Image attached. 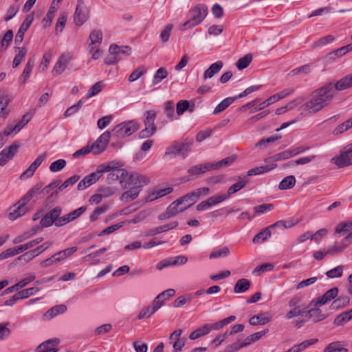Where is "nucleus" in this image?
Masks as SVG:
<instances>
[{"mask_svg": "<svg viewBox=\"0 0 352 352\" xmlns=\"http://www.w3.org/2000/svg\"><path fill=\"white\" fill-rule=\"evenodd\" d=\"M61 211L62 208L60 206H56L46 213L40 221L41 227L48 228L54 223L55 224V221L60 217Z\"/></svg>", "mask_w": 352, "mask_h": 352, "instance_id": "nucleus-10", "label": "nucleus"}, {"mask_svg": "<svg viewBox=\"0 0 352 352\" xmlns=\"http://www.w3.org/2000/svg\"><path fill=\"white\" fill-rule=\"evenodd\" d=\"M168 76V72L164 67L159 68L153 76V84L157 85Z\"/></svg>", "mask_w": 352, "mask_h": 352, "instance_id": "nucleus-48", "label": "nucleus"}, {"mask_svg": "<svg viewBox=\"0 0 352 352\" xmlns=\"http://www.w3.org/2000/svg\"><path fill=\"white\" fill-rule=\"evenodd\" d=\"M47 154L45 153L40 155L36 159L30 164L28 168L25 170L20 176V179H26L33 175L37 168L41 164L44 159L46 157Z\"/></svg>", "mask_w": 352, "mask_h": 352, "instance_id": "nucleus-18", "label": "nucleus"}, {"mask_svg": "<svg viewBox=\"0 0 352 352\" xmlns=\"http://www.w3.org/2000/svg\"><path fill=\"white\" fill-rule=\"evenodd\" d=\"M252 60V54L249 53L245 54L243 57L240 58L236 62V67L239 70H242L248 67Z\"/></svg>", "mask_w": 352, "mask_h": 352, "instance_id": "nucleus-44", "label": "nucleus"}, {"mask_svg": "<svg viewBox=\"0 0 352 352\" xmlns=\"http://www.w3.org/2000/svg\"><path fill=\"white\" fill-rule=\"evenodd\" d=\"M349 298L348 296H340L335 300L332 303L333 308L338 309L340 307H344L349 303Z\"/></svg>", "mask_w": 352, "mask_h": 352, "instance_id": "nucleus-63", "label": "nucleus"}, {"mask_svg": "<svg viewBox=\"0 0 352 352\" xmlns=\"http://www.w3.org/2000/svg\"><path fill=\"white\" fill-rule=\"evenodd\" d=\"M210 333L208 324L204 325L203 327L197 329L194 331H192L190 336L189 338L190 340H195L199 338L201 336H205Z\"/></svg>", "mask_w": 352, "mask_h": 352, "instance_id": "nucleus-42", "label": "nucleus"}, {"mask_svg": "<svg viewBox=\"0 0 352 352\" xmlns=\"http://www.w3.org/2000/svg\"><path fill=\"white\" fill-rule=\"evenodd\" d=\"M271 236V231L270 227L263 229L259 233L256 234L253 238V243H258L267 241Z\"/></svg>", "mask_w": 352, "mask_h": 352, "instance_id": "nucleus-38", "label": "nucleus"}, {"mask_svg": "<svg viewBox=\"0 0 352 352\" xmlns=\"http://www.w3.org/2000/svg\"><path fill=\"white\" fill-rule=\"evenodd\" d=\"M149 182V179L142 175L138 173H132L124 182V188H128L130 186H134L133 187H138L141 190V188Z\"/></svg>", "mask_w": 352, "mask_h": 352, "instance_id": "nucleus-11", "label": "nucleus"}, {"mask_svg": "<svg viewBox=\"0 0 352 352\" xmlns=\"http://www.w3.org/2000/svg\"><path fill=\"white\" fill-rule=\"evenodd\" d=\"M189 208L184 201H182L181 197L172 202L168 207V214L172 217L177 215L178 213L182 212Z\"/></svg>", "mask_w": 352, "mask_h": 352, "instance_id": "nucleus-20", "label": "nucleus"}, {"mask_svg": "<svg viewBox=\"0 0 352 352\" xmlns=\"http://www.w3.org/2000/svg\"><path fill=\"white\" fill-rule=\"evenodd\" d=\"M236 98L229 97L222 100L214 109V114H217L224 111L227 107H229Z\"/></svg>", "mask_w": 352, "mask_h": 352, "instance_id": "nucleus-41", "label": "nucleus"}, {"mask_svg": "<svg viewBox=\"0 0 352 352\" xmlns=\"http://www.w3.org/2000/svg\"><path fill=\"white\" fill-rule=\"evenodd\" d=\"M34 66V62L31 60H29L27 63L25 69L22 73V75L20 78V81L22 84H25L28 80V78L30 77V73L32 70Z\"/></svg>", "mask_w": 352, "mask_h": 352, "instance_id": "nucleus-51", "label": "nucleus"}, {"mask_svg": "<svg viewBox=\"0 0 352 352\" xmlns=\"http://www.w3.org/2000/svg\"><path fill=\"white\" fill-rule=\"evenodd\" d=\"M331 162L341 168L352 164V144L346 146L340 153V155L333 157Z\"/></svg>", "mask_w": 352, "mask_h": 352, "instance_id": "nucleus-6", "label": "nucleus"}, {"mask_svg": "<svg viewBox=\"0 0 352 352\" xmlns=\"http://www.w3.org/2000/svg\"><path fill=\"white\" fill-rule=\"evenodd\" d=\"M109 52V55L104 59L106 65L115 64L122 55H129L131 50L129 45H110Z\"/></svg>", "mask_w": 352, "mask_h": 352, "instance_id": "nucleus-4", "label": "nucleus"}, {"mask_svg": "<svg viewBox=\"0 0 352 352\" xmlns=\"http://www.w3.org/2000/svg\"><path fill=\"white\" fill-rule=\"evenodd\" d=\"M14 52L16 55L12 62L13 68H16L19 65L23 58L27 54V49L25 46H16L14 47Z\"/></svg>", "mask_w": 352, "mask_h": 352, "instance_id": "nucleus-28", "label": "nucleus"}, {"mask_svg": "<svg viewBox=\"0 0 352 352\" xmlns=\"http://www.w3.org/2000/svg\"><path fill=\"white\" fill-rule=\"evenodd\" d=\"M173 188L172 187H167L164 188H160L159 187H155L153 190L149 192L147 195L145 197V201L150 202L153 201L158 198L162 197L165 195H167L172 192Z\"/></svg>", "mask_w": 352, "mask_h": 352, "instance_id": "nucleus-16", "label": "nucleus"}, {"mask_svg": "<svg viewBox=\"0 0 352 352\" xmlns=\"http://www.w3.org/2000/svg\"><path fill=\"white\" fill-rule=\"evenodd\" d=\"M101 166H107L109 167V168H108L109 170L105 171V173H108L106 179L108 184H111L119 181L122 186H124L125 180L128 177V172L125 169L117 166L115 162L102 164Z\"/></svg>", "mask_w": 352, "mask_h": 352, "instance_id": "nucleus-3", "label": "nucleus"}, {"mask_svg": "<svg viewBox=\"0 0 352 352\" xmlns=\"http://www.w3.org/2000/svg\"><path fill=\"white\" fill-rule=\"evenodd\" d=\"M190 18L181 27L180 30H187L200 24L208 14V8L204 4H198L190 12Z\"/></svg>", "mask_w": 352, "mask_h": 352, "instance_id": "nucleus-2", "label": "nucleus"}, {"mask_svg": "<svg viewBox=\"0 0 352 352\" xmlns=\"http://www.w3.org/2000/svg\"><path fill=\"white\" fill-rule=\"evenodd\" d=\"M336 94L333 82L326 83L311 92L308 100L300 107L299 110L301 113H316L328 106Z\"/></svg>", "mask_w": 352, "mask_h": 352, "instance_id": "nucleus-1", "label": "nucleus"}, {"mask_svg": "<svg viewBox=\"0 0 352 352\" xmlns=\"http://www.w3.org/2000/svg\"><path fill=\"white\" fill-rule=\"evenodd\" d=\"M289 150H286L279 153L275 154L267 160L268 162H277L291 158Z\"/></svg>", "mask_w": 352, "mask_h": 352, "instance_id": "nucleus-53", "label": "nucleus"}, {"mask_svg": "<svg viewBox=\"0 0 352 352\" xmlns=\"http://www.w3.org/2000/svg\"><path fill=\"white\" fill-rule=\"evenodd\" d=\"M58 338L50 339L41 344L37 348V352H57L58 349L54 347L59 343Z\"/></svg>", "mask_w": 352, "mask_h": 352, "instance_id": "nucleus-22", "label": "nucleus"}, {"mask_svg": "<svg viewBox=\"0 0 352 352\" xmlns=\"http://www.w3.org/2000/svg\"><path fill=\"white\" fill-rule=\"evenodd\" d=\"M89 19V11L83 6V2L78 1V5L74 16V21L76 25H82Z\"/></svg>", "mask_w": 352, "mask_h": 352, "instance_id": "nucleus-13", "label": "nucleus"}, {"mask_svg": "<svg viewBox=\"0 0 352 352\" xmlns=\"http://www.w3.org/2000/svg\"><path fill=\"white\" fill-rule=\"evenodd\" d=\"M12 97L6 89H0V117L6 118L10 113L7 109L8 106L12 102Z\"/></svg>", "mask_w": 352, "mask_h": 352, "instance_id": "nucleus-14", "label": "nucleus"}, {"mask_svg": "<svg viewBox=\"0 0 352 352\" xmlns=\"http://www.w3.org/2000/svg\"><path fill=\"white\" fill-rule=\"evenodd\" d=\"M351 319H352V309L338 315L334 320V324L337 326H342Z\"/></svg>", "mask_w": 352, "mask_h": 352, "instance_id": "nucleus-39", "label": "nucleus"}, {"mask_svg": "<svg viewBox=\"0 0 352 352\" xmlns=\"http://www.w3.org/2000/svg\"><path fill=\"white\" fill-rule=\"evenodd\" d=\"M32 116L33 113H26L22 116L21 119L15 125L16 133L19 132L30 121Z\"/></svg>", "mask_w": 352, "mask_h": 352, "instance_id": "nucleus-49", "label": "nucleus"}, {"mask_svg": "<svg viewBox=\"0 0 352 352\" xmlns=\"http://www.w3.org/2000/svg\"><path fill=\"white\" fill-rule=\"evenodd\" d=\"M66 165V161L63 159L58 160L52 162L50 166V170L52 172H58L61 170Z\"/></svg>", "mask_w": 352, "mask_h": 352, "instance_id": "nucleus-62", "label": "nucleus"}, {"mask_svg": "<svg viewBox=\"0 0 352 352\" xmlns=\"http://www.w3.org/2000/svg\"><path fill=\"white\" fill-rule=\"evenodd\" d=\"M103 34L100 30H94L89 36L90 44L100 43L102 41Z\"/></svg>", "mask_w": 352, "mask_h": 352, "instance_id": "nucleus-52", "label": "nucleus"}, {"mask_svg": "<svg viewBox=\"0 0 352 352\" xmlns=\"http://www.w3.org/2000/svg\"><path fill=\"white\" fill-rule=\"evenodd\" d=\"M111 135V132L108 131H104L100 135L96 142L91 145L93 153L98 155L102 153L106 149Z\"/></svg>", "mask_w": 352, "mask_h": 352, "instance_id": "nucleus-9", "label": "nucleus"}, {"mask_svg": "<svg viewBox=\"0 0 352 352\" xmlns=\"http://www.w3.org/2000/svg\"><path fill=\"white\" fill-rule=\"evenodd\" d=\"M209 170H212L211 166L210 163H207L193 166L188 168L187 172L191 178H198Z\"/></svg>", "mask_w": 352, "mask_h": 352, "instance_id": "nucleus-19", "label": "nucleus"}, {"mask_svg": "<svg viewBox=\"0 0 352 352\" xmlns=\"http://www.w3.org/2000/svg\"><path fill=\"white\" fill-rule=\"evenodd\" d=\"M147 69L144 66H140L135 69L129 76V81L132 82L139 79L146 74Z\"/></svg>", "mask_w": 352, "mask_h": 352, "instance_id": "nucleus-50", "label": "nucleus"}, {"mask_svg": "<svg viewBox=\"0 0 352 352\" xmlns=\"http://www.w3.org/2000/svg\"><path fill=\"white\" fill-rule=\"evenodd\" d=\"M67 311V307L65 305H58L53 307L50 309H49L45 314L44 318L45 319L50 320L56 316L63 314Z\"/></svg>", "mask_w": 352, "mask_h": 352, "instance_id": "nucleus-31", "label": "nucleus"}, {"mask_svg": "<svg viewBox=\"0 0 352 352\" xmlns=\"http://www.w3.org/2000/svg\"><path fill=\"white\" fill-rule=\"evenodd\" d=\"M19 254H20V253H19L17 246L11 248H8V249L6 250L5 251L2 252L1 253H0V260H4L9 257L15 256Z\"/></svg>", "mask_w": 352, "mask_h": 352, "instance_id": "nucleus-60", "label": "nucleus"}, {"mask_svg": "<svg viewBox=\"0 0 352 352\" xmlns=\"http://www.w3.org/2000/svg\"><path fill=\"white\" fill-rule=\"evenodd\" d=\"M296 178L293 175H289L285 177L279 184L278 188L280 190L291 189L295 186Z\"/></svg>", "mask_w": 352, "mask_h": 352, "instance_id": "nucleus-40", "label": "nucleus"}, {"mask_svg": "<svg viewBox=\"0 0 352 352\" xmlns=\"http://www.w3.org/2000/svg\"><path fill=\"white\" fill-rule=\"evenodd\" d=\"M39 291V288L34 287L23 289L16 293V298L23 299L32 296L34 293Z\"/></svg>", "mask_w": 352, "mask_h": 352, "instance_id": "nucleus-55", "label": "nucleus"}, {"mask_svg": "<svg viewBox=\"0 0 352 352\" xmlns=\"http://www.w3.org/2000/svg\"><path fill=\"white\" fill-rule=\"evenodd\" d=\"M223 62L221 60L212 63L204 73V78H210L217 74L223 67Z\"/></svg>", "mask_w": 352, "mask_h": 352, "instance_id": "nucleus-26", "label": "nucleus"}, {"mask_svg": "<svg viewBox=\"0 0 352 352\" xmlns=\"http://www.w3.org/2000/svg\"><path fill=\"white\" fill-rule=\"evenodd\" d=\"M210 192V188L208 187H203L197 188L191 192L181 197L182 201H184L186 206H192L200 198L201 196L207 195Z\"/></svg>", "mask_w": 352, "mask_h": 352, "instance_id": "nucleus-8", "label": "nucleus"}, {"mask_svg": "<svg viewBox=\"0 0 352 352\" xmlns=\"http://www.w3.org/2000/svg\"><path fill=\"white\" fill-rule=\"evenodd\" d=\"M27 203L23 202L22 199L19 200L10 208L8 214V218L11 221L22 217L28 212V208L25 207Z\"/></svg>", "mask_w": 352, "mask_h": 352, "instance_id": "nucleus-12", "label": "nucleus"}, {"mask_svg": "<svg viewBox=\"0 0 352 352\" xmlns=\"http://www.w3.org/2000/svg\"><path fill=\"white\" fill-rule=\"evenodd\" d=\"M58 8V6H57V4H56L54 2L52 3L47 13L46 14L45 18L43 20V22L45 23V26L52 23L54 14L55 12L57 10Z\"/></svg>", "mask_w": 352, "mask_h": 352, "instance_id": "nucleus-46", "label": "nucleus"}, {"mask_svg": "<svg viewBox=\"0 0 352 352\" xmlns=\"http://www.w3.org/2000/svg\"><path fill=\"white\" fill-rule=\"evenodd\" d=\"M343 274V266L338 265L336 267L331 269L326 272L327 277L331 278H340Z\"/></svg>", "mask_w": 352, "mask_h": 352, "instance_id": "nucleus-58", "label": "nucleus"}, {"mask_svg": "<svg viewBox=\"0 0 352 352\" xmlns=\"http://www.w3.org/2000/svg\"><path fill=\"white\" fill-rule=\"evenodd\" d=\"M352 229V221L342 222L337 225L335 234H342Z\"/></svg>", "mask_w": 352, "mask_h": 352, "instance_id": "nucleus-56", "label": "nucleus"}, {"mask_svg": "<svg viewBox=\"0 0 352 352\" xmlns=\"http://www.w3.org/2000/svg\"><path fill=\"white\" fill-rule=\"evenodd\" d=\"M338 294V289L337 287H333L328 291H327L324 295L321 297L318 298L316 300H313L311 302V304H314V305H323L335 298Z\"/></svg>", "mask_w": 352, "mask_h": 352, "instance_id": "nucleus-17", "label": "nucleus"}, {"mask_svg": "<svg viewBox=\"0 0 352 352\" xmlns=\"http://www.w3.org/2000/svg\"><path fill=\"white\" fill-rule=\"evenodd\" d=\"M349 244L344 238L340 243H335L333 245L327 249V252H330L331 255H336L343 252Z\"/></svg>", "mask_w": 352, "mask_h": 352, "instance_id": "nucleus-32", "label": "nucleus"}, {"mask_svg": "<svg viewBox=\"0 0 352 352\" xmlns=\"http://www.w3.org/2000/svg\"><path fill=\"white\" fill-rule=\"evenodd\" d=\"M109 168L107 166H101L99 165L96 170L94 173H92L87 176H85L78 184L77 186L78 190H83L91 185L95 184L98 179L100 178L102 175L105 173V171L108 170Z\"/></svg>", "mask_w": 352, "mask_h": 352, "instance_id": "nucleus-5", "label": "nucleus"}, {"mask_svg": "<svg viewBox=\"0 0 352 352\" xmlns=\"http://www.w3.org/2000/svg\"><path fill=\"white\" fill-rule=\"evenodd\" d=\"M276 166V164H269L266 166H261L259 167H256L254 168H252L249 170L247 173L248 176H252V175H261L265 173H267L272 169H274Z\"/></svg>", "mask_w": 352, "mask_h": 352, "instance_id": "nucleus-33", "label": "nucleus"}, {"mask_svg": "<svg viewBox=\"0 0 352 352\" xmlns=\"http://www.w3.org/2000/svg\"><path fill=\"white\" fill-rule=\"evenodd\" d=\"M43 187V183L39 182L30 189L28 192L21 199L23 202L28 203L36 195L43 193L41 188Z\"/></svg>", "mask_w": 352, "mask_h": 352, "instance_id": "nucleus-25", "label": "nucleus"}, {"mask_svg": "<svg viewBox=\"0 0 352 352\" xmlns=\"http://www.w3.org/2000/svg\"><path fill=\"white\" fill-rule=\"evenodd\" d=\"M103 84L102 82L99 81L95 83L89 90L87 94V97L91 98L98 93H100L102 89Z\"/></svg>", "mask_w": 352, "mask_h": 352, "instance_id": "nucleus-61", "label": "nucleus"}, {"mask_svg": "<svg viewBox=\"0 0 352 352\" xmlns=\"http://www.w3.org/2000/svg\"><path fill=\"white\" fill-rule=\"evenodd\" d=\"M280 50L276 46H272L270 47H263L257 51V53L263 56L272 54L273 56L279 55Z\"/></svg>", "mask_w": 352, "mask_h": 352, "instance_id": "nucleus-54", "label": "nucleus"}, {"mask_svg": "<svg viewBox=\"0 0 352 352\" xmlns=\"http://www.w3.org/2000/svg\"><path fill=\"white\" fill-rule=\"evenodd\" d=\"M177 226H178L177 221L170 222L168 224H166V225H164L162 226H159V227H157V228H155L151 230L148 232L147 236H153V235H155L157 234H160V233L168 231L170 230H172V229L176 228Z\"/></svg>", "mask_w": 352, "mask_h": 352, "instance_id": "nucleus-29", "label": "nucleus"}, {"mask_svg": "<svg viewBox=\"0 0 352 352\" xmlns=\"http://www.w3.org/2000/svg\"><path fill=\"white\" fill-rule=\"evenodd\" d=\"M140 189L138 187H132L127 191H125L120 197L122 201L129 202L135 199L140 192Z\"/></svg>", "mask_w": 352, "mask_h": 352, "instance_id": "nucleus-27", "label": "nucleus"}, {"mask_svg": "<svg viewBox=\"0 0 352 352\" xmlns=\"http://www.w3.org/2000/svg\"><path fill=\"white\" fill-rule=\"evenodd\" d=\"M43 240V237H38L35 239L31 240L24 244L17 245L19 253H22L23 252L35 246L36 245L40 243Z\"/></svg>", "mask_w": 352, "mask_h": 352, "instance_id": "nucleus-47", "label": "nucleus"}, {"mask_svg": "<svg viewBox=\"0 0 352 352\" xmlns=\"http://www.w3.org/2000/svg\"><path fill=\"white\" fill-rule=\"evenodd\" d=\"M248 183L247 179H241L238 182L232 184L231 186L229 187L228 189L227 195L228 198L232 194L239 191L242 188H243Z\"/></svg>", "mask_w": 352, "mask_h": 352, "instance_id": "nucleus-43", "label": "nucleus"}, {"mask_svg": "<svg viewBox=\"0 0 352 352\" xmlns=\"http://www.w3.org/2000/svg\"><path fill=\"white\" fill-rule=\"evenodd\" d=\"M272 320L267 313H261L254 316L249 319V323L252 326L265 324Z\"/></svg>", "mask_w": 352, "mask_h": 352, "instance_id": "nucleus-24", "label": "nucleus"}, {"mask_svg": "<svg viewBox=\"0 0 352 352\" xmlns=\"http://www.w3.org/2000/svg\"><path fill=\"white\" fill-rule=\"evenodd\" d=\"M305 311L304 309H300V307H293L285 315V318L287 320L292 319L294 317L297 316H304Z\"/></svg>", "mask_w": 352, "mask_h": 352, "instance_id": "nucleus-57", "label": "nucleus"}, {"mask_svg": "<svg viewBox=\"0 0 352 352\" xmlns=\"http://www.w3.org/2000/svg\"><path fill=\"white\" fill-rule=\"evenodd\" d=\"M324 352H349V350L344 347L342 342H333L324 348Z\"/></svg>", "mask_w": 352, "mask_h": 352, "instance_id": "nucleus-36", "label": "nucleus"}, {"mask_svg": "<svg viewBox=\"0 0 352 352\" xmlns=\"http://www.w3.org/2000/svg\"><path fill=\"white\" fill-rule=\"evenodd\" d=\"M146 118L144 120L145 127L153 128L156 127L155 126V120L156 118V112L154 110H149L146 111Z\"/></svg>", "mask_w": 352, "mask_h": 352, "instance_id": "nucleus-45", "label": "nucleus"}, {"mask_svg": "<svg viewBox=\"0 0 352 352\" xmlns=\"http://www.w3.org/2000/svg\"><path fill=\"white\" fill-rule=\"evenodd\" d=\"M268 332V329H265L261 331H258L256 333H254L253 334H251L246 337L243 341H242V345H243L244 347H246L251 344L256 342L260 338H261L263 336H265Z\"/></svg>", "mask_w": 352, "mask_h": 352, "instance_id": "nucleus-30", "label": "nucleus"}, {"mask_svg": "<svg viewBox=\"0 0 352 352\" xmlns=\"http://www.w3.org/2000/svg\"><path fill=\"white\" fill-rule=\"evenodd\" d=\"M235 160V157L230 156L226 157L216 163H210L212 170H217L223 167H227L232 164Z\"/></svg>", "mask_w": 352, "mask_h": 352, "instance_id": "nucleus-37", "label": "nucleus"}, {"mask_svg": "<svg viewBox=\"0 0 352 352\" xmlns=\"http://www.w3.org/2000/svg\"><path fill=\"white\" fill-rule=\"evenodd\" d=\"M138 124L133 121H129L118 124L111 131L112 135L117 138L129 136L138 130Z\"/></svg>", "mask_w": 352, "mask_h": 352, "instance_id": "nucleus-7", "label": "nucleus"}, {"mask_svg": "<svg viewBox=\"0 0 352 352\" xmlns=\"http://www.w3.org/2000/svg\"><path fill=\"white\" fill-rule=\"evenodd\" d=\"M230 249L228 247H223L220 250L213 251L210 253L209 258H217L219 257H225L227 256L230 254Z\"/></svg>", "mask_w": 352, "mask_h": 352, "instance_id": "nucleus-59", "label": "nucleus"}, {"mask_svg": "<svg viewBox=\"0 0 352 352\" xmlns=\"http://www.w3.org/2000/svg\"><path fill=\"white\" fill-rule=\"evenodd\" d=\"M333 85L336 92V91H343L351 88L352 87V74L342 78L336 83H333Z\"/></svg>", "mask_w": 352, "mask_h": 352, "instance_id": "nucleus-23", "label": "nucleus"}, {"mask_svg": "<svg viewBox=\"0 0 352 352\" xmlns=\"http://www.w3.org/2000/svg\"><path fill=\"white\" fill-rule=\"evenodd\" d=\"M19 144L14 143L8 148L3 149L0 153V166H5L8 162L12 160L18 151Z\"/></svg>", "mask_w": 352, "mask_h": 352, "instance_id": "nucleus-15", "label": "nucleus"}, {"mask_svg": "<svg viewBox=\"0 0 352 352\" xmlns=\"http://www.w3.org/2000/svg\"><path fill=\"white\" fill-rule=\"evenodd\" d=\"M250 281L246 278L238 280L234 287V292L236 294H241L246 292L250 287Z\"/></svg>", "mask_w": 352, "mask_h": 352, "instance_id": "nucleus-35", "label": "nucleus"}, {"mask_svg": "<svg viewBox=\"0 0 352 352\" xmlns=\"http://www.w3.org/2000/svg\"><path fill=\"white\" fill-rule=\"evenodd\" d=\"M175 294V291L173 289H168L162 293H160L153 301L152 302V311L151 313H155L157 310H158L164 303V300H162V298L165 296L166 294L168 295V298H170L173 296Z\"/></svg>", "mask_w": 352, "mask_h": 352, "instance_id": "nucleus-21", "label": "nucleus"}, {"mask_svg": "<svg viewBox=\"0 0 352 352\" xmlns=\"http://www.w3.org/2000/svg\"><path fill=\"white\" fill-rule=\"evenodd\" d=\"M189 109V102L186 100H180L176 105V113L178 116L182 115L185 111Z\"/></svg>", "mask_w": 352, "mask_h": 352, "instance_id": "nucleus-64", "label": "nucleus"}, {"mask_svg": "<svg viewBox=\"0 0 352 352\" xmlns=\"http://www.w3.org/2000/svg\"><path fill=\"white\" fill-rule=\"evenodd\" d=\"M236 320L235 316H230L228 318H226L220 321L214 322L213 324H208L209 330H219L222 329L224 326L228 324L229 323L234 321Z\"/></svg>", "mask_w": 352, "mask_h": 352, "instance_id": "nucleus-34", "label": "nucleus"}]
</instances>
